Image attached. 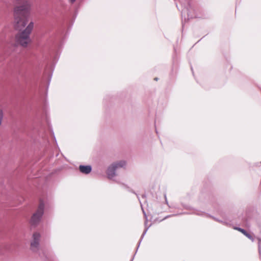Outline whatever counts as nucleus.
<instances>
[{
  "mask_svg": "<svg viewBox=\"0 0 261 261\" xmlns=\"http://www.w3.org/2000/svg\"><path fill=\"white\" fill-rule=\"evenodd\" d=\"M14 17L16 29L21 30L28 22L30 5L26 0H15Z\"/></svg>",
  "mask_w": 261,
  "mask_h": 261,
  "instance_id": "1",
  "label": "nucleus"
},
{
  "mask_svg": "<svg viewBox=\"0 0 261 261\" xmlns=\"http://www.w3.org/2000/svg\"><path fill=\"white\" fill-rule=\"evenodd\" d=\"M33 28L34 22L31 21L24 30L16 35V44L20 45L23 47L27 46L31 42L30 35Z\"/></svg>",
  "mask_w": 261,
  "mask_h": 261,
  "instance_id": "2",
  "label": "nucleus"
},
{
  "mask_svg": "<svg viewBox=\"0 0 261 261\" xmlns=\"http://www.w3.org/2000/svg\"><path fill=\"white\" fill-rule=\"evenodd\" d=\"M40 234L38 232H34L30 242V249L33 252L38 253L41 257L44 256L46 257L45 253L40 248Z\"/></svg>",
  "mask_w": 261,
  "mask_h": 261,
  "instance_id": "3",
  "label": "nucleus"
},
{
  "mask_svg": "<svg viewBox=\"0 0 261 261\" xmlns=\"http://www.w3.org/2000/svg\"><path fill=\"white\" fill-rule=\"evenodd\" d=\"M45 205L43 201L40 200L36 211L33 214L30 223L32 225L36 226L41 221L44 214Z\"/></svg>",
  "mask_w": 261,
  "mask_h": 261,
  "instance_id": "4",
  "label": "nucleus"
},
{
  "mask_svg": "<svg viewBox=\"0 0 261 261\" xmlns=\"http://www.w3.org/2000/svg\"><path fill=\"white\" fill-rule=\"evenodd\" d=\"M126 166V162L123 160L119 161L112 163L109 166L107 170V177L110 179H113L116 175V171L118 169L123 168Z\"/></svg>",
  "mask_w": 261,
  "mask_h": 261,
  "instance_id": "5",
  "label": "nucleus"
},
{
  "mask_svg": "<svg viewBox=\"0 0 261 261\" xmlns=\"http://www.w3.org/2000/svg\"><path fill=\"white\" fill-rule=\"evenodd\" d=\"M79 170L83 174H88L91 172L92 167L90 165H80Z\"/></svg>",
  "mask_w": 261,
  "mask_h": 261,
  "instance_id": "6",
  "label": "nucleus"
},
{
  "mask_svg": "<svg viewBox=\"0 0 261 261\" xmlns=\"http://www.w3.org/2000/svg\"><path fill=\"white\" fill-rule=\"evenodd\" d=\"M235 229H237L238 230H239V231L241 232L242 233H243L245 236H246L248 238H249V239L251 240L252 241H253V239L252 238V237L251 236V234H250L249 233H248L245 230H244V229H242L241 228H240V227H235L234 228Z\"/></svg>",
  "mask_w": 261,
  "mask_h": 261,
  "instance_id": "7",
  "label": "nucleus"
},
{
  "mask_svg": "<svg viewBox=\"0 0 261 261\" xmlns=\"http://www.w3.org/2000/svg\"><path fill=\"white\" fill-rule=\"evenodd\" d=\"M206 216L207 217H210V218H212L213 220L219 222V223H221L224 225H227V223L225 221H222V220H220L218 219H217V218L214 217V216H212L209 214H206Z\"/></svg>",
  "mask_w": 261,
  "mask_h": 261,
  "instance_id": "8",
  "label": "nucleus"
},
{
  "mask_svg": "<svg viewBox=\"0 0 261 261\" xmlns=\"http://www.w3.org/2000/svg\"><path fill=\"white\" fill-rule=\"evenodd\" d=\"M146 223H147V220H146L145 222V229L144 230L142 236H141V240H140V242L139 243V245H140V243H141V241L142 239V238H143V237L144 236V235L145 234V233H146L148 229L149 228L150 225L148 227L146 226ZM139 245H138L139 246Z\"/></svg>",
  "mask_w": 261,
  "mask_h": 261,
  "instance_id": "9",
  "label": "nucleus"
},
{
  "mask_svg": "<svg viewBox=\"0 0 261 261\" xmlns=\"http://www.w3.org/2000/svg\"><path fill=\"white\" fill-rule=\"evenodd\" d=\"M258 250L259 253L260 257L261 258V239H258Z\"/></svg>",
  "mask_w": 261,
  "mask_h": 261,
  "instance_id": "10",
  "label": "nucleus"
},
{
  "mask_svg": "<svg viewBox=\"0 0 261 261\" xmlns=\"http://www.w3.org/2000/svg\"><path fill=\"white\" fill-rule=\"evenodd\" d=\"M164 197H165V199L166 203L167 204H168V201H167V197H166V194L164 195Z\"/></svg>",
  "mask_w": 261,
  "mask_h": 261,
  "instance_id": "11",
  "label": "nucleus"
},
{
  "mask_svg": "<svg viewBox=\"0 0 261 261\" xmlns=\"http://www.w3.org/2000/svg\"><path fill=\"white\" fill-rule=\"evenodd\" d=\"M75 1V0H70L71 3H73Z\"/></svg>",
  "mask_w": 261,
  "mask_h": 261,
  "instance_id": "12",
  "label": "nucleus"
},
{
  "mask_svg": "<svg viewBox=\"0 0 261 261\" xmlns=\"http://www.w3.org/2000/svg\"><path fill=\"white\" fill-rule=\"evenodd\" d=\"M143 213H144V215L145 217L146 218V214L144 213V212H143Z\"/></svg>",
  "mask_w": 261,
  "mask_h": 261,
  "instance_id": "13",
  "label": "nucleus"
},
{
  "mask_svg": "<svg viewBox=\"0 0 261 261\" xmlns=\"http://www.w3.org/2000/svg\"><path fill=\"white\" fill-rule=\"evenodd\" d=\"M197 215H201V214H199V213H196Z\"/></svg>",
  "mask_w": 261,
  "mask_h": 261,
  "instance_id": "14",
  "label": "nucleus"
},
{
  "mask_svg": "<svg viewBox=\"0 0 261 261\" xmlns=\"http://www.w3.org/2000/svg\"><path fill=\"white\" fill-rule=\"evenodd\" d=\"M154 80H158V79L156 77V78H155V79H154Z\"/></svg>",
  "mask_w": 261,
  "mask_h": 261,
  "instance_id": "15",
  "label": "nucleus"
},
{
  "mask_svg": "<svg viewBox=\"0 0 261 261\" xmlns=\"http://www.w3.org/2000/svg\"><path fill=\"white\" fill-rule=\"evenodd\" d=\"M131 261H132V260H131Z\"/></svg>",
  "mask_w": 261,
  "mask_h": 261,
  "instance_id": "16",
  "label": "nucleus"
}]
</instances>
